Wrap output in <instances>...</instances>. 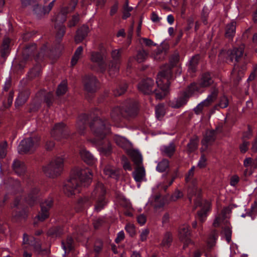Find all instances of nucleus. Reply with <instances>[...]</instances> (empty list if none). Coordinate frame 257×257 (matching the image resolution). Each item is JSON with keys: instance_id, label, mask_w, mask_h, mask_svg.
I'll return each mask as SVG.
<instances>
[{"instance_id": "nucleus-35", "label": "nucleus", "mask_w": 257, "mask_h": 257, "mask_svg": "<svg viewBox=\"0 0 257 257\" xmlns=\"http://www.w3.org/2000/svg\"><path fill=\"white\" fill-rule=\"evenodd\" d=\"M244 70V68L240 69L237 65H235L231 73L232 78L236 81H239L243 76Z\"/></svg>"}, {"instance_id": "nucleus-13", "label": "nucleus", "mask_w": 257, "mask_h": 257, "mask_svg": "<svg viewBox=\"0 0 257 257\" xmlns=\"http://www.w3.org/2000/svg\"><path fill=\"white\" fill-rule=\"evenodd\" d=\"M185 93H180L177 97L170 100L169 105L175 109H178L184 107L187 104L189 98Z\"/></svg>"}, {"instance_id": "nucleus-60", "label": "nucleus", "mask_w": 257, "mask_h": 257, "mask_svg": "<svg viewBox=\"0 0 257 257\" xmlns=\"http://www.w3.org/2000/svg\"><path fill=\"white\" fill-rule=\"evenodd\" d=\"M150 230L148 228H144L142 229L140 234V240L142 241H145L147 239L148 236L149 234Z\"/></svg>"}, {"instance_id": "nucleus-59", "label": "nucleus", "mask_w": 257, "mask_h": 257, "mask_svg": "<svg viewBox=\"0 0 257 257\" xmlns=\"http://www.w3.org/2000/svg\"><path fill=\"white\" fill-rule=\"evenodd\" d=\"M125 229L131 236H134L136 233L135 227L133 224L128 223L126 224L125 227Z\"/></svg>"}, {"instance_id": "nucleus-19", "label": "nucleus", "mask_w": 257, "mask_h": 257, "mask_svg": "<svg viewBox=\"0 0 257 257\" xmlns=\"http://www.w3.org/2000/svg\"><path fill=\"white\" fill-rule=\"evenodd\" d=\"M133 176L134 180L138 184V187L141 186V183L143 181H146V171L145 168L143 166H138L133 173Z\"/></svg>"}, {"instance_id": "nucleus-9", "label": "nucleus", "mask_w": 257, "mask_h": 257, "mask_svg": "<svg viewBox=\"0 0 257 257\" xmlns=\"http://www.w3.org/2000/svg\"><path fill=\"white\" fill-rule=\"evenodd\" d=\"M121 50H114L111 52L113 59L109 65L108 73L110 76L113 77L117 75L119 68V58L120 57Z\"/></svg>"}, {"instance_id": "nucleus-21", "label": "nucleus", "mask_w": 257, "mask_h": 257, "mask_svg": "<svg viewBox=\"0 0 257 257\" xmlns=\"http://www.w3.org/2000/svg\"><path fill=\"white\" fill-rule=\"evenodd\" d=\"M80 155L82 159L87 164L92 165L96 161L92 154L85 149H81L80 151Z\"/></svg>"}, {"instance_id": "nucleus-40", "label": "nucleus", "mask_w": 257, "mask_h": 257, "mask_svg": "<svg viewBox=\"0 0 257 257\" xmlns=\"http://www.w3.org/2000/svg\"><path fill=\"white\" fill-rule=\"evenodd\" d=\"M123 111L119 107H116L112 109L110 113V116L112 120L114 121L118 120L121 116L123 115Z\"/></svg>"}, {"instance_id": "nucleus-45", "label": "nucleus", "mask_w": 257, "mask_h": 257, "mask_svg": "<svg viewBox=\"0 0 257 257\" xmlns=\"http://www.w3.org/2000/svg\"><path fill=\"white\" fill-rule=\"evenodd\" d=\"M28 98V96L26 93H25V92L20 93L16 100V102H15L16 106H20L23 105L24 103H25L26 102Z\"/></svg>"}, {"instance_id": "nucleus-4", "label": "nucleus", "mask_w": 257, "mask_h": 257, "mask_svg": "<svg viewBox=\"0 0 257 257\" xmlns=\"http://www.w3.org/2000/svg\"><path fill=\"white\" fill-rule=\"evenodd\" d=\"M178 61L179 55L178 54H174L170 59L171 67L169 66L168 69L163 70L158 74L156 79V83L161 91L156 93V99H162L169 92V80L172 77L171 68L175 66Z\"/></svg>"}, {"instance_id": "nucleus-11", "label": "nucleus", "mask_w": 257, "mask_h": 257, "mask_svg": "<svg viewBox=\"0 0 257 257\" xmlns=\"http://www.w3.org/2000/svg\"><path fill=\"white\" fill-rule=\"evenodd\" d=\"M53 205V199L49 197L41 204V212L37 216L38 220L43 221L49 216V210Z\"/></svg>"}, {"instance_id": "nucleus-15", "label": "nucleus", "mask_w": 257, "mask_h": 257, "mask_svg": "<svg viewBox=\"0 0 257 257\" xmlns=\"http://www.w3.org/2000/svg\"><path fill=\"white\" fill-rule=\"evenodd\" d=\"M90 60L98 65L100 71L103 72L105 71L106 65L102 54L100 52L94 51L91 52Z\"/></svg>"}, {"instance_id": "nucleus-17", "label": "nucleus", "mask_w": 257, "mask_h": 257, "mask_svg": "<svg viewBox=\"0 0 257 257\" xmlns=\"http://www.w3.org/2000/svg\"><path fill=\"white\" fill-rule=\"evenodd\" d=\"M244 46L241 45L238 47H234L232 49L229 50L228 58L231 61L234 60L238 62L240 59L242 57L244 53Z\"/></svg>"}, {"instance_id": "nucleus-51", "label": "nucleus", "mask_w": 257, "mask_h": 257, "mask_svg": "<svg viewBox=\"0 0 257 257\" xmlns=\"http://www.w3.org/2000/svg\"><path fill=\"white\" fill-rule=\"evenodd\" d=\"M217 238V233L216 231H213L211 232L210 236L207 240V244L209 247L213 246L215 243L216 240Z\"/></svg>"}, {"instance_id": "nucleus-28", "label": "nucleus", "mask_w": 257, "mask_h": 257, "mask_svg": "<svg viewBox=\"0 0 257 257\" xmlns=\"http://www.w3.org/2000/svg\"><path fill=\"white\" fill-rule=\"evenodd\" d=\"M89 32V28L87 26L83 25L77 32L76 35L75 37V41L76 43H79L87 36Z\"/></svg>"}, {"instance_id": "nucleus-31", "label": "nucleus", "mask_w": 257, "mask_h": 257, "mask_svg": "<svg viewBox=\"0 0 257 257\" xmlns=\"http://www.w3.org/2000/svg\"><path fill=\"white\" fill-rule=\"evenodd\" d=\"M213 81L209 73L202 74L199 82V86L201 87H206L212 84Z\"/></svg>"}, {"instance_id": "nucleus-64", "label": "nucleus", "mask_w": 257, "mask_h": 257, "mask_svg": "<svg viewBox=\"0 0 257 257\" xmlns=\"http://www.w3.org/2000/svg\"><path fill=\"white\" fill-rule=\"evenodd\" d=\"M195 168V166H192L191 168L189 170L187 175H186L185 180L187 182L190 181L191 179V178L193 177Z\"/></svg>"}, {"instance_id": "nucleus-44", "label": "nucleus", "mask_w": 257, "mask_h": 257, "mask_svg": "<svg viewBox=\"0 0 257 257\" xmlns=\"http://www.w3.org/2000/svg\"><path fill=\"white\" fill-rule=\"evenodd\" d=\"M127 88V85L125 83H122L118 85L113 90V94L115 96H119L123 94Z\"/></svg>"}, {"instance_id": "nucleus-56", "label": "nucleus", "mask_w": 257, "mask_h": 257, "mask_svg": "<svg viewBox=\"0 0 257 257\" xmlns=\"http://www.w3.org/2000/svg\"><path fill=\"white\" fill-rule=\"evenodd\" d=\"M165 56V52L160 50H157L153 54L154 58L157 60H161L164 59Z\"/></svg>"}, {"instance_id": "nucleus-24", "label": "nucleus", "mask_w": 257, "mask_h": 257, "mask_svg": "<svg viewBox=\"0 0 257 257\" xmlns=\"http://www.w3.org/2000/svg\"><path fill=\"white\" fill-rule=\"evenodd\" d=\"M88 120V116L86 114H82L79 116L77 122V128L80 134H84Z\"/></svg>"}, {"instance_id": "nucleus-7", "label": "nucleus", "mask_w": 257, "mask_h": 257, "mask_svg": "<svg viewBox=\"0 0 257 257\" xmlns=\"http://www.w3.org/2000/svg\"><path fill=\"white\" fill-rule=\"evenodd\" d=\"M63 163L64 158L62 157H56L48 165L43 167V172L50 177L57 176L63 170Z\"/></svg>"}, {"instance_id": "nucleus-50", "label": "nucleus", "mask_w": 257, "mask_h": 257, "mask_svg": "<svg viewBox=\"0 0 257 257\" xmlns=\"http://www.w3.org/2000/svg\"><path fill=\"white\" fill-rule=\"evenodd\" d=\"M67 82L63 81L59 85L57 90V95H61L64 94L67 91Z\"/></svg>"}, {"instance_id": "nucleus-48", "label": "nucleus", "mask_w": 257, "mask_h": 257, "mask_svg": "<svg viewBox=\"0 0 257 257\" xmlns=\"http://www.w3.org/2000/svg\"><path fill=\"white\" fill-rule=\"evenodd\" d=\"M55 29L57 31L56 35V39L58 40H61L65 33V27L64 25H61L55 27Z\"/></svg>"}, {"instance_id": "nucleus-20", "label": "nucleus", "mask_w": 257, "mask_h": 257, "mask_svg": "<svg viewBox=\"0 0 257 257\" xmlns=\"http://www.w3.org/2000/svg\"><path fill=\"white\" fill-rule=\"evenodd\" d=\"M85 90L89 92H93L97 88V81L96 77L92 75H89L85 78L84 80Z\"/></svg>"}, {"instance_id": "nucleus-3", "label": "nucleus", "mask_w": 257, "mask_h": 257, "mask_svg": "<svg viewBox=\"0 0 257 257\" xmlns=\"http://www.w3.org/2000/svg\"><path fill=\"white\" fill-rule=\"evenodd\" d=\"M201 188L200 185L194 182L192 183L188 190V196L191 202L193 199L196 206L201 205V209L198 212V216L201 222H203L211 210V203L210 201L204 200L201 202Z\"/></svg>"}, {"instance_id": "nucleus-32", "label": "nucleus", "mask_w": 257, "mask_h": 257, "mask_svg": "<svg viewBox=\"0 0 257 257\" xmlns=\"http://www.w3.org/2000/svg\"><path fill=\"white\" fill-rule=\"evenodd\" d=\"M33 7V11L36 17L38 18L43 17L46 14H48L45 6H42L41 3L39 4H35L32 6Z\"/></svg>"}, {"instance_id": "nucleus-46", "label": "nucleus", "mask_w": 257, "mask_h": 257, "mask_svg": "<svg viewBox=\"0 0 257 257\" xmlns=\"http://www.w3.org/2000/svg\"><path fill=\"white\" fill-rule=\"evenodd\" d=\"M133 10V8L128 6V1L127 0L123 7L122 19H126L130 17L131 16L130 12H132Z\"/></svg>"}, {"instance_id": "nucleus-10", "label": "nucleus", "mask_w": 257, "mask_h": 257, "mask_svg": "<svg viewBox=\"0 0 257 257\" xmlns=\"http://www.w3.org/2000/svg\"><path fill=\"white\" fill-rule=\"evenodd\" d=\"M52 137L58 141L62 139L67 138L68 136V132L66 130L65 125L63 122L56 124L51 132Z\"/></svg>"}, {"instance_id": "nucleus-1", "label": "nucleus", "mask_w": 257, "mask_h": 257, "mask_svg": "<svg viewBox=\"0 0 257 257\" xmlns=\"http://www.w3.org/2000/svg\"><path fill=\"white\" fill-rule=\"evenodd\" d=\"M91 130L95 138L88 141L97 146L100 151L106 154L111 150L109 141L104 140L105 136L110 133V126L106 120L96 117L90 124Z\"/></svg>"}, {"instance_id": "nucleus-53", "label": "nucleus", "mask_w": 257, "mask_h": 257, "mask_svg": "<svg viewBox=\"0 0 257 257\" xmlns=\"http://www.w3.org/2000/svg\"><path fill=\"white\" fill-rule=\"evenodd\" d=\"M147 55L148 53L146 51L144 50H140L137 55V61L139 63L143 62L147 58Z\"/></svg>"}, {"instance_id": "nucleus-47", "label": "nucleus", "mask_w": 257, "mask_h": 257, "mask_svg": "<svg viewBox=\"0 0 257 257\" xmlns=\"http://www.w3.org/2000/svg\"><path fill=\"white\" fill-rule=\"evenodd\" d=\"M156 115L158 119H161L165 114L166 111L164 105L160 104L156 107Z\"/></svg>"}, {"instance_id": "nucleus-26", "label": "nucleus", "mask_w": 257, "mask_h": 257, "mask_svg": "<svg viewBox=\"0 0 257 257\" xmlns=\"http://www.w3.org/2000/svg\"><path fill=\"white\" fill-rule=\"evenodd\" d=\"M104 174L108 178L118 180L120 173L118 170L114 169L111 166H106L103 170Z\"/></svg>"}, {"instance_id": "nucleus-63", "label": "nucleus", "mask_w": 257, "mask_h": 257, "mask_svg": "<svg viewBox=\"0 0 257 257\" xmlns=\"http://www.w3.org/2000/svg\"><path fill=\"white\" fill-rule=\"evenodd\" d=\"M30 245L34 248V249L36 251L38 252H40L41 251V245L39 242H36L35 240H31Z\"/></svg>"}, {"instance_id": "nucleus-18", "label": "nucleus", "mask_w": 257, "mask_h": 257, "mask_svg": "<svg viewBox=\"0 0 257 257\" xmlns=\"http://www.w3.org/2000/svg\"><path fill=\"white\" fill-rule=\"evenodd\" d=\"M78 3V0H71L69 6L66 9H63L58 14L56 18V22H64L66 21V14L73 11L76 7Z\"/></svg>"}, {"instance_id": "nucleus-36", "label": "nucleus", "mask_w": 257, "mask_h": 257, "mask_svg": "<svg viewBox=\"0 0 257 257\" xmlns=\"http://www.w3.org/2000/svg\"><path fill=\"white\" fill-rule=\"evenodd\" d=\"M169 168V161L166 159H163L158 163L156 170L159 172H164Z\"/></svg>"}, {"instance_id": "nucleus-61", "label": "nucleus", "mask_w": 257, "mask_h": 257, "mask_svg": "<svg viewBox=\"0 0 257 257\" xmlns=\"http://www.w3.org/2000/svg\"><path fill=\"white\" fill-rule=\"evenodd\" d=\"M183 197L182 192H180L179 190H176L173 194L171 196L170 200L172 201H176L178 199L181 198Z\"/></svg>"}, {"instance_id": "nucleus-43", "label": "nucleus", "mask_w": 257, "mask_h": 257, "mask_svg": "<svg viewBox=\"0 0 257 257\" xmlns=\"http://www.w3.org/2000/svg\"><path fill=\"white\" fill-rule=\"evenodd\" d=\"M243 166L246 168H249L250 170H253L257 167V161L251 158H246L243 161Z\"/></svg>"}, {"instance_id": "nucleus-37", "label": "nucleus", "mask_w": 257, "mask_h": 257, "mask_svg": "<svg viewBox=\"0 0 257 257\" xmlns=\"http://www.w3.org/2000/svg\"><path fill=\"white\" fill-rule=\"evenodd\" d=\"M236 23L234 21L228 24L226 27L225 35L226 37L232 38L235 33Z\"/></svg>"}, {"instance_id": "nucleus-27", "label": "nucleus", "mask_w": 257, "mask_h": 257, "mask_svg": "<svg viewBox=\"0 0 257 257\" xmlns=\"http://www.w3.org/2000/svg\"><path fill=\"white\" fill-rule=\"evenodd\" d=\"M113 140L118 146L124 149H129L132 147L131 143L124 137L116 135L114 136Z\"/></svg>"}, {"instance_id": "nucleus-23", "label": "nucleus", "mask_w": 257, "mask_h": 257, "mask_svg": "<svg viewBox=\"0 0 257 257\" xmlns=\"http://www.w3.org/2000/svg\"><path fill=\"white\" fill-rule=\"evenodd\" d=\"M39 192V189L38 188H32L28 196L25 198V201L30 206H33L36 202Z\"/></svg>"}, {"instance_id": "nucleus-25", "label": "nucleus", "mask_w": 257, "mask_h": 257, "mask_svg": "<svg viewBox=\"0 0 257 257\" xmlns=\"http://www.w3.org/2000/svg\"><path fill=\"white\" fill-rule=\"evenodd\" d=\"M218 94V90L217 88H214L211 92V93L209 94L207 98L203 101H201V104L204 107H208L210 106L217 98Z\"/></svg>"}, {"instance_id": "nucleus-16", "label": "nucleus", "mask_w": 257, "mask_h": 257, "mask_svg": "<svg viewBox=\"0 0 257 257\" xmlns=\"http://www.w3.org/2000/svg\"><path fill=\"white\" fill-rule=\"evenodd\" d=\"M190 231L188 225H181L179 229V237L180 240L184 243V245H187L191 243L190 238ZM185 247V246H184Z\"/></svg>"}, {"instance_id": "nucleus-55", "label": "nucleus", "mask_w": 257, "mask_h": 257, "mask_svg": "<svg viewBox=\"0 0 257 257\" xmlns=\"http://www.w3.org/2000/svg\"><path fill=\"white\" fill-rule=\"evenodd\" d=\"M198 147V141L196 140H191L187 145L188 150L190 152H194Z\"/></svg>"}, {"instance_id": "nucleus-58", "label": "nucleus", "mask_w": 257, "mask_h": 257, "mask_svg": "<svg viewBox=\"0 0 257 257\" xmlns=\"http://www.w3.org/2000/svg\"><path fill=\"white\" fill-rule=\"evenodd\" d=\"M7 143L5 142L2 143L0 145V157L4 158L7 155Z\"/></svg>"}, {"instance_id": "nucleus-62", "label": "nucleus", "mask_w": 257, "mask_h": 257, "mask_svg": "<svg viewBox=\"0 0 257 257\" xmlns=\"http://www.w3.org/2000/svg\"><path fill=\"white\" fill-rule=\"evenodd\" d=\"M239 179H240L239 177L237 175H233L230 178V185L231 186H233V187L235 186L239 182Z\"/></svg>"}, {"instance_id": "nucleus-42", "label": "nucleus", "mask_w": 257, "mask_h": 257, "mask_svg": "<svg viewBox=\"0 0 257 257\" xmlns=\"http://www.w3.org/2000/svg\"><path fill=\"white\" fill-rule=\"evenodd\" d=\"M73 239L71 237H68L65 241L62 242V246L65 251V254L70 251L73 248Z\"/></svg>"}, {"instance_id": "nucleus-8", "label": "nucleus", "mask_w": 257, "mask_h": 257, "mask_svg": "<svg viewBox=\"0 0 257 257\" xmlns=\"http://www.w3.org/2000/svg\"><path fill=\"white\" fill-rule=\"evenodd\" d=\"M40 138L38 136L26 138L21 141L18 150L20 154L33 152L40 145Z\"/></svg>"}, {"instance_id": "nucleus-41", "label": "nucleus", "mask_w": 257, "mask_h": 257, "mask_svg": "<svg viewBox=\"0 0 257 257\" xmlns=\"http://www.w3.org/2000/svg\"><path fill=\"white\" fill-rule=\"evenodd\" d=\"M172 240V234L170 232H166L164 235L161 245L168 248L171 245Z\"/></svg>"}, {"instance_id": "nucleus-6", "label": "nucleus", "mask_w": 257, "mask_h": 257, "mask_svg": "<svg viewBox=\"0 0 257 257\" xmlns=\"http://www.w3.org/2000/svg\"><path fill=\"white\" fill-rule=\"evenodd\" d=\"M232 209V207L230 206L224 207L222 209L221 213L216 217L213 223V225L215 227H219L222 225H224V227H222L223 228L222 232L228 242H229L231 240L232 231L231 227L227 220V218L228 217V215L230 214Z\"/></svg>"}, {"instance_id": "nucleus-57", "label": "nucleus", "mask_w": 257, "mask_h": 257, "mask_svg": "<svg viewBox=\"0 0 257 257\" xmlns=\"http://www.w3.org/2000/svg\"><path fill=\"white\" fill-rule=\"evenodd\" d=\"M218 105L221 108H224L228 105V100L225 96H223L220 98Z\"/></svg>"}, {"instance_id": "nucleus-39", "label": "nucleus", "mask_w": 257, "mask_h": 257, "mask_svg": "<svg viewBox=\"0 0 257 257\" xmlns=\"http://www.w3.org/2000/svg\"><path fill=\"white\" fill-rule=\"evenodd\" d=\"M83 50V49L82 46H79L75 50L71 61V64L72 66H74L75 64H76L79 59L81 58L82 56Z\"/></svg>"}, {"instance_id": "nucleus-33", "label": "nucleus", "mask_w": 257, "mask_h": 257, "mask_svg": "<svg viewBox=\"0 0 257 257\" xmlns=\"http://www.w3.org/2000/svg\"><path fill=\"white\" fill-rule=\"evenodd\" d=\"M130 155L131 158L137 167L142 164L143 157L141 154L138 151L132 150L130 152Z\"/></svg>"}, {"instance_id": "nucleus-34", "label": "nucleus", "mask_w": 257, "mask_h": 257, "mask_svg": "<svg viewBox=\"0 0 257 257\" xmlns=\"http://www.w3.org/2000/svg\"><path fill=\"white\" fill-rule=\"evenodd\" d=\"M200 87L199 84L196 83H193L190 84L187 88V90L183 92L185 93L188 98L192 95L195 94L196 92H199L200 91Z\"/></svg>"}, {"instance_id": "nucleus-2", "label": "nucleus", "mask_w": 257, "mask_h": 257, "mask_svg": "<svg viewBox=\"0 0 257 257\" xmlns=\"http://www.w3.org/2000/svg\"><path fill=\"white\" fill-rule=\"evenodd\" d=\"M92 174L88 168L77 169L73 171L70 178L63 187L65 195L71 196L80 192L81 186H88L92 181Z\"/></svg>"}, {"instance_id": "nucleus-12", "label": "nucleus", "mask_w": 257, "mask_h": 257, "mask_svg": "<svg viewBox=\"0 0 257 257\" xmlns=\"http://www.w3.org/2000/svg\"><path fill=\"white\" fill-rule=\"evenodd\" d=\"M216 139V132L214 130H207L204 135L201 141L202 147L200 149L201 152H205L208 146L211 145Z\"/></svg>"}, {"instance_id": "nucleus-30", "label": "nucleus", "mask_w": 257, "mask_h": 257, "mask_svg": "<svg viewBox=\"0 0 257 257\" xmlns=\"http://www.w3.org/2000/svg\"><path fill=\"white\" fill-rule=\"evenodd\" d=\"M161 151L163 155L171 157L175 151V145L171 142L168 145H164L161 147Z\"/></svg>"}, {"instance_id": "nucleus-52", "label": "nucleus", "mask_w": 257, "mask_h": 257, "mask_svg": "<svg viewBox=\"0 0 257 257\" xmlns=\"http://www.w3.org/2000/svg\"><path fill=\"white\" fill-rule=\"evenodd\" d=\"M177 176V172L175 175H173L172 177V178L170 180L164 181L163 184L161 185L160 187L161 189H163L164 191H166L169 186H171L173 183L174 180L176 179Z\"/></svg>"}, {"instance_id": "nucleus-49", "label": "nucleus", "mask_w": 257, "mask_h": 257, "mask_svg": "<svg viewBox=\"0 0 257 257\" xmlns=\"http://www.w3.org/2000/svg\"><path fill=\"white\" fill-rule=\"evenodd\" d=\"M36 49V46L34 44L27 46L23 51V56L25 57V56H29L32 55Z\"/></svg>"}, {"instance_id": "nucleus-54", "label": "nucleus", "mask_w": 257, "mask_h": 257, "mask_svg": "<svg viewBox=\"0 0 257 257\" xmlns=\"http://www.w3.org/2000/svg\"><path fill=\"white\" fill-rule=\"evenodd\" d=\"M23 7H26L29 6H33L35 4H41L42 0H21Z\"/></svg>"}, {"instance_id": "nucleus-14", "label": "nucleus", "mask_w": 257, "mask_h": 257, "mask_svg": "<svg viewBox=\"0 0 257 257\" xmlns=\"http://www.w3.org/2000/svg\"><path fill=\"white\" fill-rule=\"evenodd\" d=\"M154 82L151 78H147L142 81L138 85V89L144 94H150L154 92Z\"/></svg>"}, {"instance_id": "nucleus-22", "label": "nucleus", "mask_w": 257, "mask_h": 257, "mask_svg": "<svg viewBox=\"0 0 257 257\" xmlns=\"http://www.w3.org/2000/svg\"><path fill=\"white\" fill-rule=\"evenodd\" d=\"M138 109V103L136 101L130 100L126 102L124 111L128 115L134 116L137 114Z\"/></svg>"}, {"instance_id": "nucleus-38", "label": "nucleus", "mask_w": 257, "mask_h": 257, "mask_svg": "<svg viewBox=\"0 0 257 257\" xmlns=\"http://www.w3.org/2000/svg\"><path fill=\"white\" fill-rule=\"evenodd\" d=\"M199 59V56L196 55L192 58L189 61L188 71L191 74L194 73L197 69V66Z\"/></svg>"}, {"instance_id": "nucleus-29", "label": "nucleus", "mask_w": 257, "mask_h": 257, "mask_svg": "<svg viewBox=\"0 0 257 257\" xmlns=\"http://www.w3.org/2000/svg\"><path fill=\"white\" fill-rule=\"evenodd\" d=\"M13 169L16 173L19 175H23L26 170L25 164L19 160H15L13 164Z\"/></svg>"}, {"instance_id": "nucleus-5", "label": "nucleus", "mask_w": 257, "mask_h": 257, "mask_svg": "<svg viewBox=\"0 0 257 257\" xmlns=\"http://www.w3.org/2000/svg\"><path fill=\"white\" fill-rule=\"evenodd\" d=\"M106 190L104 185L98 182L94 186L90 197L84 196L80 198L78 203L80 205H87L91 203V200H96L94 210L99 212L106 205L107 201L105 198Z\"/></svg>"}]
</instances>
